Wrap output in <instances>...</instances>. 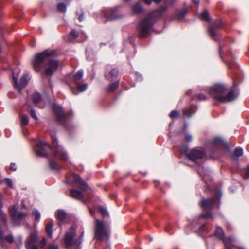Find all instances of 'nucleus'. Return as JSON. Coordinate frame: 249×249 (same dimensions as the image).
Segmentation results:
<instances>
[{
	"label": "nucleus",
	"instance_id": "1",
	"mask_svg": "<svg viewBox=\"0 0 249 249\" xmlns=\"http://www.w3.org/2000/svg\"><path fill=\"white\" fill-rule=\"evenodd\" d=\"M56 53L54 50H46L36 54L33 60V66L36 71H39L42 68L44 69V74L47 76H52L57 70L60 62L56 59H51L44 66V61L49 57L54 55Z\"/></svg>",
	"mask_w": 249,
	"mask_h": 249
},
{
	"label": "nucleus",
	"instance_id": "2",
	"mask_svg": "<svg viewBox=\"0 0 249 249\" xmlns=\"http://www.w3.org/2000/svg\"><path fill=\"white\" fill-rule=\"evenodd\" d=\"M53 146L55 148V153L53 152L52 148L46 142L39 141L34 148L36 154L39 157H46L49 153H52L55 157L64 161L69 159L68 153L62 146L58 143L57 138L54 134L50 135Z\"/></svg>",
	"mask_w": 249,
	"mask_h": 249
},
{
	"label": "nucleus",
	"instance_id": "3",
	"mask_svg": "<svg viewBox=\"0 0 249 249\" xmlns=\"http://www.w3.org/2000/svg\"><path fill=\"white\" fill-rule=\"evenodd\" d=\"M167 9V7H165L162 9L152 11L144 19L142 20L137 26L138 36L141 37L147 36L157 19L162 16L163 12Z\"/></svg>",
	"mask_w": 249,
	"mask_h": 249
},
{
	"label": "nucleus",
	"instance_id": "4",
	"mask_svg": "<svg viewBox=\"0 0 249 249\" xmlns=\"http://www.w3.org/2000/svg\"><path fill=\"white\" fill-rule=\"evenodd\" d=\"M227 90V89L225 85L217 84L212 87L209 92L215 100L222 103L232 102L238 97V95L235 94L233 90L229 92Z\"/></svg>",
	"mask_w": 249,
	"mask_h": 249
},
{
	"label": "nucleus",
	"instance_id": "5",
	"mask_svg": "<svg viewBox=\"0 0 249 249\" xmlns=\"http://www.w3.org/2000/svg\"><path fill=\"white\" fill-rule=\"evenodd\" d=\"M221 196L222 193L221 191H216L213 199H204L202 200L200 204L201 207L205 211L212 210L216 206H217L218 208H219Z\"/></svg>",
	"mask_w": 249,
	"mask_h": 249
},
{
	"label": "nucleus",
	"instance_id": "6",
	"mask_svg": "<svg viewBox=\"0 0 249 249\" xmlns=\"http://www.w3.org/2000/svg\"><path fill=\"white\" fill-rule=\"evenodd\" d=\"M73 178L76 182L78 184V187L82 191H80L76 189H73L71 191V196L76 199H80L83 196V192L88 188V186L81 178L80 176L77 174L73 175Z\"/></svg>",
	"mask_w": 249,
	"mask_h": 249
},
{
	"label": "nucleus",
	"instance_id": "7",
	"mask_svg": "<svg viewBox=\"0 0 249 249\" xmlns=\"http://www.w3.org/2000/svg\"><path fill=\"white\" fill-rule=\"evenodd\" d=\"M96 221L95 238L101 241L108 240L109 237V231L105 227L104 222L98 219H96Z\"/></svg>",
	"mask_w": 249,
	"mask_h": 249
},
{
	"label": "nucleus",
	"instance_id": "8",
	"mask_svg": "<svg viewBox=\"0 0 249 249\" xmlns=\"http://www.w3.org/2000/svg\"><path fill=\"white\" fill-rule=\"evenodd\" d=\"M9 213L11 217L12 223L15 226L20 225L21 222L28 216L26 213L17 211L15 206L9 207Z\"/></svg>",
	"mask_w": 249,
	"mask_h": 249
},
{
	"label": "nucleus",
	"instance_id": "9",
	"mask_svg": "<svg viewBox=\"0 0 249 249\" xmlns=\"http://www.w3.org/2000/svg\"><path fill=\"white\" fill-rule=\"evenodd\" d=\"M20 71L18 68L15 69L12 73L13 79L14 82V86L17 88L19 92H20L23 88L25 87L30 79V76L28 73H25L21 78L20 82L18 81V76L20 73Z\"/></svg>",
	"mask_w": 249,
	"mask_h": 249
},
{
	"label": "nucleus",
	"instance_id": "10",
	"mask_svg": "<svg viewBox=\"0 0 249 249\" xmlns=\"http://www.w3.org/2000/svg\"><path fill=\"white\" fill-rule=\"evenodd\" d=\"M215 236L219 240L223 241L225 247L228 249H231L233 246L234 239L231 237H224V233L222 229L219 226L216 227Z\"/></svg>",
	"mask_w": 249,
	"mask_h": 249
},
{
	"label": "nucleus",
	"instance_id": "11",
	"mask_svg": "<svg viewBox=\"0 0 249 249\" xmlns=\"http://www.w3.org/2000/svg\"><path fill=\"white\" fill-rule=\"evenodd\" d=\"M205 155V151L203 148H195L191 150L187 155V158L195 163L196 160L203 159Z\"/></svg>",
	"mask_w": 249,
	"mask_h": 249
},
{
	"label": "nucleus",
	"instance_id": "12",
	"mask_svg": "<svg viewBox=\"0 0 249 249\" xmlns=\"http://www.w3.org/2000/svg\"><path fill=\"white\" fill-rule=\"evenodd\" d=\"M38 238V232L36 230L32 231L28 238L25 241V247L26 249H38L35 245Z\"/></svg>",
	"mask_w": 249,
	"mask_h": 249
},
{
	"label": "nucleus",
	"instance_id": "13",
	"mask_svg": "<svg viewBox=\"0 0 249 249\" xmlns=\"http://www.w3.org/2000/svg\"><path fill=\"white\" fill-rule=\"evenodd\" d=\"M53 109L57 121L63 125H64L66 120V116L63 113L62 107L57 104H54Z\"/></svg>",
	"mask_w": 249,
	"mask_h": 249
},
{
	"label": "nucleus",
	"instance_id": "14",
	"mask_svg": "<svg viewBox=\"0 0 249 249\" xmlns=\"http://www.w3.org/2000/svg\"><path fill=\"white\" fill-rule=\"evenodd\" d=\"M105 18V21L116 20L122 18L121 15H117L115 13L114 8H106L103 11Z\"/></svg>",
	"mask_w": 249,
	"mask_h": 249
},
{
	"label": "nucleus",
	"instance_id": "15",
	"mask_svg": "<svg viewBox=\"0 0 249 249\" xmlns=\"http://www.w3.org/2000/svg\"><path fill=\"white\" fill-rule=\"evenodd\" d=\"M224 143L225 142L222 139L216 137L210 141L208 143L207 146L210 147V150L213 152L215 149L221 148Z\"/></svg>",
	"mask_w": 249,
	"mask_h": 249
},
{
	"label": "nucleus",
	"instance_id": "16",
	"mask_svg": "<svg viewBox=\"0 0 249 249\" xmlns=\"http://www.w3.org/2000/svg\"><path fill=\"white\" fill-rule=\"evenodd\" d=\"M76 236V229L71 227L70 230L66 232L64 243L66 247H69L72 244L74 237Z\"/></svg>",
	"mask_w": 249,
	"mask_h": 249
},
{
	"label": "nucleus",
	"instance_id": "17",
	"mask_svg": "<svg viewBox=\"0 0 249 249\" xmlns=\"http://www.w3.org/2000/svg\"><path fill=\"white\" fill-rule=\"evenodd\" d=\"M87 87L88 85L86 83H84L82 85H79L77 88L75 89H71V91L73 94L77 95L86 90L87 89Z\"/></svg>",
	"mask_w": 249,
	"mask_h": 249
},
{
	"label": "nucleus",
	"instance_id": "18",
	"mask_svg": "<svg viewBox=\"0 0 249 249\" xmlns=\"http://www.w3.org/2000/svg\"><path fill=\"white\" fill-rule=\"evenodd\" d=\"M0 244L2 245L4 240H6L9 243H13L14 242V237L12 234H9L5 237L3 234V231L1 229H0Z\"/></svg>",
	"mask_w": 249,
	"mask_h": 249
},
{
	"label": "nucleus",
	"instance_id": "19",
	"mask_svg": "<svg viewBox=\"0 0 249 249\" xmlns=\"http://www.w3.org/2000/svg\"><path fill=\"white\" fill-rule=\"evenodd\" d=\"M55 215L57 219L59 221H62L66 218L67 214L64 210H58L56 212Z\"/></svg>",
	"mask_w": 249,
	"mask_h": 249
},
{
	"label": "nucleus",
	"instance_id": "20",
	"mask_svg": "<svg viewBox=\"0 0 249 249\" xmlns=\"http://www.w3.org/2000/svg\"><path fill=\"white\" fill-rule=\"evenodd\" d=\"M83 76V71L82 70H80L78 71V72L75 74L73 78V81L76 84H79L82 79Z\"/></svg>",
	"mask_w": 249,
	"mask_h": 249
},
{
	"label": "nucleus",
	"instance_id": "21",
	"mask_svg": "<svg viewBox=\"0 0 249 249\" xmlns=\"http://www.w3.org/2000/svg\"><path fill=\"white\" fill-rule=\"evenodd\" d=\"M187 13V10L185 8H183L180 10H177L176 13V18L178 19H181L183 18Z\"/></svg>",
	"mask_w": 249,
	"mask_h": 249
},
{
	"label": "nucleus",
	"instance_id": "22",
	"mask_svg": "<svg viewBox=\"0 0 249 249\" xmlns=\"http://www.w3.org/2000/svg\"><path fill=\"white\" fill-rule=\"evenodd\" d=\"M142 10V7L139 2L132 7L133 12L135 14L139 13L141 12Z\"/></svg>",
	"mask_w": 249,
	"mask_h": 249
},
{
	"label": "nucleus",
	"instance_id": "23",
	"mask_svg": "<svg viewBox=\"0 0 249 249\" xmlns=\"http://www.w3.org/2000/svg\"><path fill=\"white\" fill-rule=\"evenodd\" d=\"M119 81H115V82L110 84L109 86L107 88V91L108 92H111L114 91L115 90H116L119 85Z\"/></svg>",
	"mask_w": 249,
	"mask_h": 249
},
{
	"label": "nucleus",
	"instance_id": "24",
	"mask_svg": "<svg viewBox=\"0 0 249 249\" xmlns=\"http://www.w3.org/2000/svg\"><path fill=\"white\" fill-rule=\"evenodd\" d=\"M118 74V71L116 69H113L109 73L107 74H105L107 78H112L116 77Z\"/></svg>",
	"mask_w": 249,
	"mask_h": 249
},
{
	"label": "nucleus",
	"instance_id": "25",
	"mask_svg": "<svg viewBox=\"0 0 249 249\" xmlns=\"http://www.w3.org/2000/svg\"><path fill=\"white\" fill-rule=\"evenodd\" d=\"M32 99L34 103L37 104L41 101V97L38 92H35L32 95Z\"/></svg>",
	"mask_w": 249,
	"mask_h": 249
},
{
	"label": "nucleus",
	"instance_id": "26",
	"mask_svg": "<svg viewBox=\"0 0 249 249\" xmlns=\"http://www.w3.org/2000/svg\"><path fill=\"white\" fill-rule=\"evenodd\" d=\"M203 169V167H200L198 170V173L202 177V179L205 181L207 182V179L209 178L208 171H204V175L202 173V170Z\"/></svg>",
	"mask_w": 249,
	"mask_h": 249
},
{
	"label": "nucleus",
	"instance_id": "27",
	"mask_svg": "<svg viewBox=\"0 0 249 249\" xmlns=\"http://www.w3.org/2000/svg\"><path fill=\"white\" fill-rule=\"evenodd\" d=\"M49 167L52 170L57 171L60 169L59 166L53 160H49Z\"/></svg>",
	"mask_w": 249,
	"mask_h": 249
},
{
	"label": "nucleus",
	"instance_id": "28",
	"mask_svg": "<svg viewBox=\"0 0 249 249\" xmlns=\"http://www.w3.org/2000/svg\"><path fill=\"white\" fill-rule=\"evenodd\" d=\"M243 154V149L241 147H237L236 148L234 154L232 155V158L236 159L237 157H241Z\"/></svg>",
	"mask_w": 249,
	"mask_h": 249
},
{
	"label": "nucleus",
	"instance_id": "29",
	"mask_svg": "<svg viewBox=\"0 0 249 249\" xmlns=\"http://www.w3.org/2000/svg\"><path fill=\"white\" fill-rule=\"evenodd\" d=\"M29 123V119L27 115H22L21 116V126L22 128L24 126L27 125Z\"/></svg>",
	"mask_w": 249,
	"mask_h": 249
},
{
	"label": "nucleus",
	"instance_id": "30",
	"mask_svg": "<svg viewBox=\"0 0 249 249\" xmlns=\"http://www.w3.org/2000/svg\"><path fill=\"white\" fill-rule=\"evenodd\" d=\"M27 111L31 114V115L35 120L36 121L38 120V117L35 110L30 106H28Z\"/></svg>",
	"mask_w": 249,
	"mask_h": 249
},
{
	"label": "nucleus",
	"instance_id": "31",
	"mask_svg": "<svg viewBox=\"0 0 249 249\" xmlns=\"http://www.w3.org/2000/svg\"><path fill=\"white\" fill-rule=\"evenodd\" d=\"M52 228L53 224L52 223L47 224L46 226V231L48 236L50 237L52 236Z\"/></svg>",
	"mask_w": 249,
	"mask_h": 249
},
{
	"label": "nucleus",
	"instance_id": "32",
	"mask_svg": "<svg viewBox=\"0 0 249 249\" xmlns=\"http://www.w3.org/2000/svg\"><path fill=\"white\" fill-rule=\"evenodd\" d=\"M179 150L180 152L184 154L186 157L187 158V155L189 154L188 150V146L187 145H181L179 147Z\"/></svg>",
	"mask_w": 249,
	"mask_h": 249
},
{
	"label": "nucleus",
	"instance_id": "33",
	"mask_svg": "<svg viewBox=\"0 0 249 249\" xmlns=\"http://www.w3.org/2000/svg\"><path fill=\"white\" fill-rule=\"evenodd\" d=\"M57 9L59 11L66 12L67 10V6L63 3H60L57 5Z\"/></svg>",
	"mask_w": 249,
	"mask_h": 249
},
{
	"label": "nucleus",
	"instance_id": "34",
	"mask_svg": "<svg viewBox=\"0 0 249 249\" xmlns=\"http://www.w3.org/2000/svg\"><path fill=\"white\" fill-rule=\"evenodd\" d=\"M33 214L35 216V220L36 221H39L40 219V213L36 209H34L33 210Z\"/></svg>",
	"mask_w": 249,
	"mask_h": 249
},
{
	"label": "nucleus",
	"instance_id": "35",
	"mask_svg": "<svg viewBox=\"0 0 249 249\" xmlns=\"http://www.w3.org/2000/svg\"><path fill=\"white\" fill-rule=\"evenodd\" d=\"M183 134L186 142H189L192 140L193 137L191 134L189 133L188 132H184Z\"/></svg>",
	"mask_w": 249,
	"mask_h": 249
},
{
	"label": "nucleus",
	"instance_id": "36",
	"mask_svg": "<svg viewBox=\"0 0 249 249\" xmlns=\"http://www.w3.org/2000/svg\"><path fill=\"white\" fill-rule=\"evenodd\" d=\"M98 209L104 216H109L108 212L105 208L102 206H99Z\"/></svg>",
	"mask_w": 249,
	"mask_h": 249
},
{
	"label": "nucleus",
	"instance_id": "37",
	"mask_svg": "<svg viewBox=\"0 0 249 249\" xmlns=\"http://www.w3.org/2000/svg\"><path fill=\"white\" fill-rule=\"evenodd\" d=\"M180 113L175 110L172 111L169 114L171 118H178L180 117Z\"/></svg>",
	"mask_w": 249,
	"mask_h": 249
},
{
	"label": "nucleus",
	"instance_id": "38",
	"mask_svg": "<svg viewBox=\"0 0 249 249\" xmlns=\"http://www.w3.org/2000/svg\"><path fill=\"white\" fill-rule=\"evenodd\" d=\"M202 17L204 20L206 21H208L210 20V17L208 11H204L202 14Z\"/></svg>",
	"mask_w": 249,
	"mask_h": 249
},
{
	"label": "nucleus",
	"instance_id": "39",
	"mask_svg": "<svg viewBox=\"0 0 249 249\" xmlns=\"http://www.w3.org/2000/svg\"><path fill=\"white\" fill-rule=\"evenodd\" d=\"M183 114L185 117L190 118L192 116L193 113L191 112L190 109H185L183 110Z\"/></svg>",
	"mask_w": 249,
	"mask_h": 249
},
{
	"label": "nucleus",
	"instance_id": "40",
	"mask_svg": "<svg viewBox=\"0 0 249 249\" xmlns=\"http://www.w3.org/2000/svg\"><path fill=\"white\" fill-rule=\"evenodd\" d=\"M3 182H4L10 188H13V182L12 180L9 178H6L3 181Z\"/></svg>",
	"mask_w": 249,
	"mask_h": 249
},
{
	"label": "nucleus",
	"instance_id": "41",
	"mask_svg": "<svg viewBox=\"0 0 249 249\" xmlns=\"http://www.w3.org/2000/svg\"><path fill=\"white\" fill-rule=\"evenodd\" d=\"M208 33L210 36H211L213 38L216 37V34L214 32L213 27H210L208 30Z\"/></svg>",
	"mask_w": 249,
	"mask_h": 249
},
{
	"label": "nucleus",
	"instance_id": "42",
	"mask_svg": "<svg viewBox=\"0 0 249 249\" xmlns=\"http://www.w3.org/2000/svg\"><path fill=\"white\" fill-rule=\"evenodd\" d=\"M83 236H84V232H83L81 234L79 239L77 240H76L75 241L74 244L77 246V247L81 244Z\"/></svg>",
	"mask_w": 249,
	"mask_h": 249
},
{
	"label": "nucleus",
	"instance_id": "43",
	"mask_svg": "<svg viewBox=\"0 0 249 249\" xmlns=\"http://www.w3.org/2000/svg\"><path fill=\"white\" fill-rule=\"evenodd\" d=\"M222 26V23L220 20L215 21L214 23V26L217 28H221Z\"/></svg>",
	"mask_w": 249,
	"mask_h": 249
},
{
	"label": "nucleus",
	"instance_id": "44",
	"mask_svg": "<svg viewBox=\"0 0 249 249\" xmlns=\"http://www.w3.org/2000/svg\"><path fill=\"white\" fill-rule=\"evenodd\" d=\"M209 217H211L212 219H213V217L212 215V214H211L210 213H206V214H202L200 217V218H208Z\"/></svg>",
	"mask_w": 249,
	"mask_h": 249
},
{
	"label": "nucleus",
	"instance_id": "45",
	"mask_svg": "<svg viewBox=\"0 0 249 249\" xmlns=\"http://www.w3.org/2000/svg\"><path fill=\"white\" fill-rule=\"evenodd\" d=\"M71 34L75 38H77L78 37V33L75 30H72L71 31Z\"/></svg>",
	"mask_w": 249,
	"mask_h": 249
},
{
	"label": "nucleus",
	"instance_id": "46",
	"mask_svg": "<svg viewBox=\"0 0 249 249\" xmlns=\"http://www.w3.org/2000/svg\"><path fill=\"white\" fill-rule=\"evenodd\" d=\"M46 244V240L45 237H42L41 240L40 241V247L43 248L45 247Z\"/></svg>",
	"mask_w": 249,
	"mask_h": 249
},
{
	"label": "nucleus",
	"instance_id": "47",
	"mask_svg": "<svg viewBox=\"0 0 249 249\" xmlns=\"http://www.w3.org/2000/svg\"><path fill=\"white\" fill-rule=\"evenodd\" d=\"M47 249H58V247L55 245H49Z\"/></svg>",
	"mask_w": 249,
	"mask_h": 249
},
{
	"label": "nucleus",
	"instance_id": "48",
	"mask_svg": "<svg viewBox=\"0 0 249 249\" xmlns=\"http://www.w3.org/2000/svg\"><path fill=\"white\" fill-rule=\"evenodd\" d=\"M176 1L177 0H165V2L166 4H170L171 5H173Z\"/></svg>",
	"mask_w": 249,
	"mask_h": 249
},
{
	"label": "nucleus",
	"instance_id": "49",
	"mask_svg": "<svg viewBox=\"0 0 249 249\" xmlns=\"http://www.w3.org/2000/svg\"><path fill=\"white\" fill-rule=\"evenodd\" d=\"M198 98L200 100H205L207 99V97L203 94H198Z\"/></svg>",
	"mask_w": 249,
	"mask_h": 249
},
{
	"label": "nucleus",
	"instance_id": "50",
	"mask_svg": "<svg viewBox=\"0 0 249 249\" xmlns=\"http://www.w3.org/2000/svg\"><path fill=\"white\" fill-rule=\"evenodd\" d=\"M10 169L13 171H16L17 169L16 164L14 163H12L10 164Z\"/></svg>",
	"mask_w": 249,
	"mask_h": 249
},
{
	"label": "nucleus",
	"instance_id": "51",
	"mask_svg": "<svg viewBox=\"0 0 249 249\" xmlns=\"http://www.w3.org/2000/svg\"><path fill=\"white\" fill-rule=\"evenodd\" d=\"M136 76L137 78V80L138 81H141L142 80V76L141 74H139L138 72L136 73Z\"/></svg>",
	"mask_w": 249,
	"mask_h": 249
},
{
	"label": "nucleus",
	"instance_id": "52",
	"mask_svg": "<svg viewBox=\"0 0 249 249\" xmlns=\"http://www.w3.org/2000/svg\"><path fill=\"white\" fill-rule=\"evenodd\" d=\"M249 176V165L246 168V174L245 176V178L248 179Z\"/></svg>",
	"mask_w": 249,
	"mask_h": 249
},
{
	"label": "nucleus",
	"instance_id": "53",
	"mask_svg": "<svg viewBox=\"0 0 249 249\" xmlns=\"http://www.w3.org/2000/svg\"><path fill=\"white\" fill-rule=\"evenodd\" d=\"M144 1L147 5H149L151 4L153 0H142Z\"/></svg>",
	"mask_w": 249,
	"mask_h": 249
},
{
	"label": "nucleus",
	"instance_id": "54",
	"mask_svg": "<svg viewBox=\"0 0 249 249\" xmlns=\"http://www.w3.org/2000/svg\"><path fill=\"white\" fill-rule=\"evenodd\" d=\"M188 124L187 123H185L184 127L183 128V132L182 133H183L184 132H187L186 130L187 128Z\"/></svg>",
	"mask_w": 249,
	"mask_h": 249
},
{
	"label": "nucleus",
	"instance_id": "55",
	"mask_svg": "<svg viewBox=\"0 0 249 249\" xmlns=\"http://www.w3.org/2000/svg\"><path fill=\"white\" fill-rule=\"evenodd\" d=\"M84 15L83 14H82L79 16L78 19L80 21H82L84 19Z\"/></svg>",
	"mask_w": 249,
	"mask_h": 249
},
{
	"label": "nucleus",
	"instance_id": "56",
	"mask_svg": "<svg viewBox=\"0 0 249 249\" xmlns=\"http://www.w3.org/2000/svg\"><path fill=\"white\" fill-rule=\"evenodd\" d=\"M193 2L196 5L197 7L198 6L199 0H193Z\"/></svg>",
	"mask_w": 249,
	"mask_h": 249
},
{
	"label": "nucleus",
	"instance_id": "57",
	"mask_svg": "<svg viewBox=\"0 0 249 249\" xmlns=\"http://www.w3.org/2000/svg\"><path fill=\"white\" fill-rule=\"evenodd\" d=\"M204 225H201L200 227V228H199V230H200V231H203V230H204Z\"/></svg>",
	"mask_w": 249,
	"mask_h": 249
},
{
	"label": "nucleus",
	"instance_id": "58",
	"mask_svg": "<svg viewBox=\"0 0 249 249\" xmlns=\"http://www.w3.org/2000/svg\"><path fill=\"white\" fill-rule=\"evenodd\" d=\"M153 1L156 3H159L160 2H161L162 0H153Z\"/></svg>",
	"mask_w": 249,
	"mask_h": 249
},
{
	"label": "nucleus",
	"instance_id": "59",
	"mask_svg": "<svg viewBox=\"0 0 249 249\" xmlns=\"http://www.w3.org/2000/svg\"><path fill=\"white\" fill-rule=\"evenodd\" d=\"M91 215H93L94 213L93 211L89 210Z\"/></svg>",
	"mask_w": 249,
	"mask_h": 249
},
{
	"label": "nucleus",
	"instance_id": "60",
	"mask_svg": "<svg viewBox=\"0 0 249 249\" xmlns=\"http://www.w3.org/2000/svg\"><path fill=\"white\" fill-rule=\"evenodd\" d=\"M196 221H197V219H194L193 222L196 223Z\"/></svg>",
	"mask_w": 249,
	"mask_h": 249
},
{
	"label": "nucleus",
	"instance_id": "61",
	"mask_svg": "<svg viewBox=\"0 0 249 249\" xmlns=\"http://www.w3.org/2000/svg\"><path fill=\"white\" fill-rule=\"evenodd\" d=\"M239 249H245L242 247H239Z\"/></svg>",
	"mask_w": 249,
	"mask_h": 249
},
{
	"label": "nucleus",
	"instance_id": "62",
	"mask_svg": "<svg viewBox=\"0 0 249 249\" xmlns=\"http://www.w3.org/2000/svg\"><path fill=\"white\" fill-rule=\"evenodd\" d=\"M219 52H220V53H221V47L220 48Z\"/></svg>",
	"mask_w": 249,
	"mask_h": 249
},
{
	"label": "nucleus",
	"instance_id": "63",
	"mask_svg": "<svg viewBox=\"0 0 249 249\" xmlns=\"http://www.w3.org/2000/svg\"><path fill=\"white\" fill-rule=\"evenodd\" d=\"M39 107H41V108H43L44 107V106H42V107H40V106H39Z\"/></svg>",
	"mask_w": 249,
	"mask_h": 249
},
{
	"label": "nucleus",
	"instance_id": "64",
	"mask_svg": "<svg viewBox=\"0 0 249 249\" xmlns=\"http://www.w3.org/2000/svg\"><path fill=\"white\" fill-rule=\"evenodd\" d=\"M171 125H172V123H170L169 124V126H171Z\"/></svg>",
	"mask_w": 249,
	"mask_h": 249
}]
</instances>
